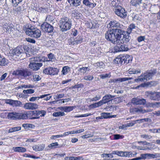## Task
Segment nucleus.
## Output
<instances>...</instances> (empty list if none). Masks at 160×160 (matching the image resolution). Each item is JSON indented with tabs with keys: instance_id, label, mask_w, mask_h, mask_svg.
I'll use <instances>...</instances> for the list:
<instances>
[{
	"instance_id": "nucleus-49",
	"label": "nucleus",
	"mask_w": 160,
	"mask_h": 160,
	"mask_svg": "<svg viewBox=\"0 0 160 160\" xmlns=\"http://www.w3.org/2000/svg\"><path fill=\"white\" fill-rule=\"evenodd\" d=\"M110 115V113L108 112H103L101 113V116H102L103 118H110L109 116Z\"/></svg>"
},
{
	"instance_id": "nucleus-40",
	"label": "nucleus",
	"mask_w": 160,
	"mask_h": 160,
	"mask_svg": "<svg viewBox=\"0 0 160 160\" xmlns=\"http://www.w3.org/2000/svg\"><path fill=\"white\" fill-rule=\"evenodd\" d=\"M103 104H102V102L101 101H100L98 102L95 103L91 104V106L93 108H95L100 107Z\"/></svg>"
},
{
	"instance_id": "nucleus-64",
	"label": "nucleus",
	"mask_w": 160,
	"mask_h": 160,
	"mask_svg": "<svg viewBox=\"0 0 160 160\" xmlns=\"http://www.w3.org/2000/svg\"><path fill=\"white\" fill-rule=\"evenodd\" d=\"M48 58L49 59V61H52L54 59L55 57L54 55L52 53H50L48 55Z\"/></svg>"
},
{
	"instance_id": "nucleus-56",
	"label": "nucleus",
	"mask_w": 160,
	"mask_h": 160,
	"mask_svg": "<svg viewBox=\"0 0 160 160\" xmlns=\"http://www.w3.org/2000/svg\"><path fill=\"white\" fill-rule=\"evenodd\" d=\"M33 80L34 81H38L41 79L40 77L38 75L35 74L33 75Z\"/></svg>"
},
{
	"instance_id": "nucleus-4",
	"label": "nucleus",
	"mask_w": 160,
	"mask_h": 160,
	"mask_svg": "<svg viewBox=\"0 0 160 160\" xmlns=\"http://www.w3.org/2000/svg\"><path fill=\"white\" fill-rule=\"evenodd\" d=\"M71 26V20L67 17L62 18L60 21V27L62 31L70 29Z\"/></svg>"
},
{
	"instance_id": "nucleus-50",
	"label": "nucleus",
	"mask_w": 160,
	"mask_h": 160,
	"mask_svg": "<svg viewBox=\"0 0 160 160\" xmlns=\"http://www.w3.org/2000/svg\"><path fill=\"white\" fill-rule=\"evenodd\" d=\"M132 152H124L123 157H131Z\"/></svg>"
},
{
	"instance_id": "nucleus-2",
	"label": "nucleus",
	"mask_w": 160,
	"mask_h": 160,
	"mask_svg": "<svg viewBox=\"0 0 160 160\" xmlns=\"http://www.w3.org/2000/svg\"><path fill=\"white\" fill-rule=\"evenodd\" d=\"M24 31L27 35L35 38H39L41 35L40 30L31 25H28Z\"/></svg>"
},
{
	"instance_id": "nucleus-42",
	"label": "nucleus",
	"mask_w": 160,
	"mask_h": 160,
	"mask_svg": "<svg viewBox=\"0 0 160 160\" xmlns=\"http://www.w3.org/2000/svg\"><path fill=\"white\" fill-rule=\"evenodd\" d=\"M58 145L57 142H53L49 145L48 147L50 149H53L56 148Z\"/></svg>"
},
{
	"instance_id": "nucleus-61",
	"label": "nucleus",
	"mask_w": 160,
	"mask_h": 160,
	"mask_svg": "<svg viewBox=\"0 0 160 160\" xmlns=\"http://www.w3.org/2000/svg\"><path fill=\"white\" fill-rule=\"evenodd\" d=\"M14 100L12 99H7L6 100V103L14 106Z\"/></svg>"
},
{
	"instance_id": "nucleus-18",
	"label": "nucleus",
	"mask_w": 160,
	"mask_h": 160,
	"mask_svg": "<svg viewBox=\"0 0 160 160\" xmlns=\"http://www.w3.org/2000/svg\"><path fill=\"white\" fill-rule=\"evenodd\" d=\"M38 105L35 103L28 102L25 103L23 106L24 108L28 110H33L38 108Z\"/></svg>"
},
{
	"instance_id": "nucleus-8",
	"label": "nucleus",
	"mask_w": 160,
	"mask_h": 160,
	"mask_svg": "<svg viewBox=\"0 0 160 160\" xmlns=\"http://www.w3.org/2000/svg\"><path fill=\"white\" fill-rule=\"evenodd\" d=\"M13 74L23 76L25 78L32 75V73L27 69L18 70L14 71Z\"/></svg>"
},
{
	"instance_id": "nucleus-32",
	"label": "nucleus",
	"mask_w": 160,
	"mask_h": 160,
	"mask_svg": "<svg viewBox=\"0 0 160 160\" xmlns=\"http://www.w3.org/2000/svg\"><path fill=\"white\" fill-rule=\"evenodd\" d=\"M159 8V7L158 5H154L151 7L150 11L152 13L155 14L158 11Z\"/></svg>"
},
{
	"instance_id": "nucleus-31",
	"label": "nucleus",
	"mask_w": 160,
	"mask_h": 160,
	"mask_svg": "<svg viewBox=\"0 0 160 160\" xmlns=\"http://www.w3.org/2000/svg\"><path fill=\"white\" fill-rule=\"evenodd\" d=\"M117 106L115 105H111L107 106L105 108L106 111L112 112L116 110Z\"/></svg>"
},
{
	"instance_id": "nucleus-57",
	"label": "nucleus",
	"mask_w": 160,
	"mask_h": 160,
	"mask_svg": "<svg viewBox=\"0 0 160 160\" xmlns=\"http://www.w3.org/2000/svg\"><path fill=\"white\" fill-rule=\"evenodd\" d=\"M92 115L91 113H86L84 114L80 115H76L74 117L75 118H82L83 117H88Z\"/></svg>"
},
{
	"instance_id": "nucleus-24",
	"label": "nucleus",
	"mask_w": 160,
	"mask_h": 160,
	"mask_svg": "<svg viewBox=\"0 0 160 160\" xmlns=\"http://www.w3.org/2000/svg\"><path fill=\"white\" fill-rule=\"evenodd\" d=\"M130 112L134 113L135 112H140L142 113H144V111L141 107L137 108H131L130 109Z\"/></svg>"
},
{
	"instance_id": "nucleus-39",
	"label": "nucleus",
	"mask_w": 160,
	"mask_h": 160,
	"mask_svg": "<svg viewBox=\"0 0 160 160\" xmlns=\"http://www.w3.org/2000/svg\"><path fill=\"white\" fill-rule=\"evenodd\" d=\"M123 98L122 97H119L113 99V101L115 104H117L122 102Z\"/></svg>"
},
{
	"instance_id": "nucleus-48",
	"label": "nucleus",
	"mask_w": 160,
	"mask_h": 160,
	"mask_svg": "<svg viewBox=\"0 0 160 160\" xmlns=\"http://www.w3.org/2000/svg\"><path fill=\"white\" fill-rule=\"evenodd\" d=\"M132 79V78H118V81H119V82H123L126 81L131 80Z\"/></svg>"
},
{
	"instance_id": "nucleus-26",
	"label": "nucleus",
	"mask_w": 160,
	"mask_h": 160,
	"mask_svg": "<svg viewBox=\"0 0 160 160\" xmlns=\"http://www.w3.org/2000/svg\"><path fill=\"white\" fill-rule=\"evenodd\" d=\"M12 150L14 152H23L26 151V149L25 148L21 147H13Z\"/></svg>"
},
{
	"instance_id": "nucleus-36",
	"label": "nucleus",
	"mask_w": 160,
	"mask_h": 160,
	"mask_svg": "<svg viewBox=\"0 0 160 160\" xmlns=\"http://www.w3.org/2000/svg\"><path fill=\"white\" fill-rule=\"evenodd\" d=\"M71 40V43L73 45L77 44L79 43H80L82 41V39L80 37H79L78 38L75 39L74 41H73V40L72 41V39Z\"/></svg>"
},
{
	"instance_id": "nucleus-53",
	"label": "nucleus",
	"mask_w": 160,
	"mask_h": 160,
	"mask_svg": "<svg viewBox=\"0 0 160 160\" xmlns=\"http://www.w3.org/2000/svg\"><path fill=\"white\" fill-rule=\"evenodd\" d=\"M119 3V0H113L111 2V4L113 7H116L118 6Z\"/></svg>"
},
{
	"instance_id": "nucleus-60",
	"label": "nucleus",
	"mask_w": 160,
	"mask_h": 160,
	"mask_svg": "<svg viewBox=\"0 0 160 160\" xmlns=\"http://www.w3.org/2000/svg\"><path fill=\"white\" fill-rule=\"evenodd\" d=\"M26 40L27 42L32 43H35L36 42V41L34 39L30 38H26Z\"/></svg>"
},
{
	"instance_id": "nucleus-22",
	"label": "nucleus",
	"mask_w": 160,
	"mask_h": 160,
	"mask_svg": "<svg viewBox=\"0 0 160 160\" xmlns=\"http://www.w3.org/2000/svg\"><path fill=\"white\" fill-rule=\"evenodd\" d=\"M115 49L118 52H125L128 51L129 49L128 45L123 44L120 45L119 47H115Z\"/></svg>"
},
{
	"instance_id": "nucleus-43",
	"label": "nucleus",
	"mask_w": 160,
	"mask_h": 160,
	"mask_svg": "<svg viewBox=\"0 0 160 160\" xmlns=\"http://www.w3.org/2000/svg\"><path fill=\"white\" fill-rule=\"evenodd\" d=\"M140 137L145 139L146 140H148L151 139L152 138V136L150 135L146 134H143L140 135Z\"/></svg>"
},
{
	"instance_id": "nucleus-30",
	"label": "nucleus",
	"mask_w": 160,
	"mask_h": 160,
	"mask_svg": "<svg viewBox=\"0 0 160 160\" xmlns=\"http://www.w3.org/2000/svg\"><path fill=\"white\" fill-rule=\"evenodd\" d=\"M90 68L87 67H83L79 69L78 71L81 74H84L87 72L89 71Z\"/></svg>"
},
{
	"instance_id": "nucleus-15",
	"label": "nucleus",
	"mask_w": 160,
	"mask_h": 160,
	"mask_svg": "<svg viewBox=\"0 0 160 160\" xmlns=\"http://www.w3.org/2000/svg\"><path fill=\"white\" fill-rule=\"evenodd\" d=\"M31 112L32 114H35L36 116V117L32 118V119H33L38 118L40 117L44 116L46 113L44 110L32 111Z\"/></svg>"
},
{
	"instance_id": "nucleus-12",
	"label": "nucleus",
	"mask_w": 160,
	"mask_h": 160,
	"mask_svg": "<svg viewBox=\"0 0 160 160\" xmlns=\"http://www.w3.org/2000/svg\"><path fill=\"white\" fill-rule=\"evenodd\" d=\"M41 28L43 32L48 33L52 32L53 29V27L47 22H44L42 24Z\"/></svg>"
},
{
	"instance_id": "nucleus-34",
	"label": "nucleus",
	"mask_w": 160,
	"mask_h": 160,
	"mask_svg": "<svg viewBox=\"0 0 160 160\" xmlns=\"http://www.w3.org/2000/svg\"><path fill=\"white\" fill-rule=\"evenodd\" d=\"M48 94H45L44 95H42L40 97H32L29 99V101L31 102H33L35 101L36 100H39L40 98H42L46 96H47Z\"/></svg>"
},
{
	"instance_id": "nucleus-14",
	"label": "nucleus",
	"mask_w": 160,
	"mask_h": 160,
	"mask_svg": "<svg viewBox=\"0 0 160 160\" xmlns=\"http://www.w3.org/2000/svg\"><path fill=\"white\" fill-rule=\"evenodd\" d=\"M142 1V0H131L130 3L131 5L137 8L142 7L145 8L146 5L145 3H143Z\"/></svg>"
},
{
	"instance_id": "nucleus-28",
	"label": "nucleus",
	"mask_w": 160,
	"mask_h": 160,
	"mask_svg": "<svg viewBox=\"0 0 160 160\" xmlns=\"http://www.w3.org/2000/svg\"><path fill=\"white\" fill-rule=\"evenodd\" d=\"M70 71V68L68 66H64L62 68V75H66Z\"/></svg>"
},
{
	"instance_id": "nucleus-17",
	"label": "nucleus",
	"mask_w": 160,
	"mask_h": 160,
	"mask_svg": "<svg viewBox=\"0 0 160 160\" xmlns=\"http://www.w3.org/2000/svg\"><path fill=\"white\" fill-rule=\"evenodd\" d=\"M42 63L31 62L28 66L30 69L34 71H37L42 66Z\"/></svg>"
},
{
	"instance_id": "nucleus-54",
	"label": "nucleus",
	"mask_w": 160,
	"mask_h": 160,
	"mask_svg": "<svg viewBox=\"0 0 160 160\" xmlns=\"http://www.w3.org/2000/svg\"><path fill=\"white\" fill-rule=\"evenodd\" d=\"M101 98V96L99 95H97L92 98L91 99L90 101H96L99 100Z\"/></svg>"
},
{
	"instance_id": "nucleus-10",
	"label": "nucleus",
	"mask_w": 160,
	"mask_h": 160,
	"mask_svg": "<svg viewBox=\"0 0 160 160\" xmlns=\"http://www.w3.org/2000/svg\"><path fill=\"white\" fill-rule=\"evenodd\" d=\"M141 160L154 158L160 157V153H156L155 154L150 153L142 154L140 155Z\"/></svg>"
},
{
	"instance_id": "nucleus-55",
	"label": "nucleus",
	"mask_w": 160,
	"mask_h": 160,
	"mask_svg": "<svg viewBox=\"0 0 160 160\" xmlns=\"http://www.w3.org/2000/svg\"><path fill=\"white\" fill-rule=\"evenodd\" d=\"M75 107L73 106H66L65 112H69L72 110Z\"/></svg>"
},
{
	"instance_id": "nucleus-47",
	"label": "nucleus",
	"mask_w": 160,
	"mask_h": 160,
	"mask_svg": "<svg viewBox=\"0 0 160 160\" xmlns=\"http://www.w3.org/2000/svg\"><path fill=\"white\" fill-rule=\"evenodd\" d=\"M94 78L93 77L92 75H88L85 76L83 77V79L87 81H91Z\"/></svg>"
},
{
	"instance_id": "nucleus-23",
	"label": "nucleus",
	"mask_w": 160,
	"mask_h": 160,
	"mask_svg": "<svg viewBox=\"0 0 160 160\" xmlns=\"http://www.w3.org/2000/svg\"><path fill=\"white\" fill-rule=\"evenodd\" d=\"M120 26V23L116 20H112L110 21L107 27L109 28L117 27L118 28Z\"/></svg>"
},
{
	"instance_id": "nucleus-3",
	"label": "nucleus",
	"mask_w": 160,
	"mask_h": 160,
	"mask_svg": "<svg viewBox=\"0 0 160 160\" xmlns=\"http://www.w3.org/2000/svg\"><path fill=\"white\" fill-rule=\"evenodd\" d=\"M156 73V72L154 71H147L144 73H142L140 76L135 79L134 81L136 82H145L151 79Z\"/></svg>"
},
{
	"instance_id": "nucleus-9",
	"label": "nucleus",
	"mask_w": 160,
	"mask_h": 160,
	"mask_svg": "<svg viewBox=\"0 0 160 160\" xmlns=\"http://www.w3.org/2000/svg\"><path fill=\"white\" fill-rule=\"evenodd\" d=\"M114 12L117 15L122 18H125L127 16L126 12L121 7H117L115 8Z\"/></svg>"
},
{
	"instance_id": "nucleus-63",
	"label": "nucleus",
	"mask_w": 160,
	"mask_h": 160,
	"mask_svg": "<svg viewBox=\"0 0 160 160\" xmlns=\"http://www.w3.org/2000/svg\"><path fill=\"white\" fill-rule=\"evenodd\" d=\"M145 39V36H140L138 38L137 40L138 42H140L144 40Z\"/></svg>"
},
{
	"instance_id": "nucleus-59",
	"label": "nucleus",
	"mask_w": 160,
	"mask_h": 160,
	"mask_svg": "<svg viewBox=\"0 0 160 160\" xmlns=\"http://www.w3.org/2000/svg\"><path fill=\"white\" fill-rule=\"evenodd\" d=\"M13 10L15 11L17 13H19L22 11V8L21 7H16V6L15 8H14Z\"/></svg>"
},
{
	"instance_id": "nucleus-52",
	"label": "nucleus",
	"mask_w": 160,
	"mask_h": 160,
	"mask_svg": "<svg viewBox=\"0 0 160 160\" xmlns=\"http://www.w3.org/2000/svg\"><path fill=\"white\" fill-rule=\"evenodd\" d=\"M34 92V90L32 89H29L27 90H23V92L24 94H32Z\"/></svg>"
},
{
	"instance_id": "nucleus-41",
	"label": "nucleus",
	"mask_w": 160,
	"mask_h": 160,
	"mask_svg": "<svg viewBox=\"0 0 160 160\" xmlns=\"http://www.w3.org/2000/svg\"><path fill=\"white\" fill-rule=\"evenodd\" d=\"M21 128L20 127H16L10 128L9 130V132H14L20 130Z\"/></svg>"
},
{
	"instance_id": "nucleus-16",
	"label": "nucleus",
	"mask_w": 160,
	"mask_h": 160,
	"mask_svg": "<svg viewBox=\"0 0 160 160\" xmlns=\"http://www.w3.org/2000/svg\"><path fill=\"white\" fill-rule=\"evenodd\" d=\"M150 99L154 100H160V92H150L148 96Z\"/></svg>"
},
{
	"instance_id": "nucleus-35",
	"label": "nucleus",
	"mask_w": 160,
	"mask_h": 160,
	"mask_svg": "<svg viewBox=\"0 0 160 160\" xmlns=\"http://www.w3.org/2000/svg\"><path fill=\"white\" fill-rule=\"evenodd\" d=\"M136 26L134 24H131L130 25L129 27L127 29V35L130 34L133 30V29H135Z\"/></svg>"
},
{
	"instance_id": "nucleus-58",
	"label": "nucleus",
	"mask_w": 160,
	"mask_h": 160,
	"mask_svg": "<svg viewBox=\"0 0 160 160\" xmlns=\"http://www.w3.org/2000/svg\"><path fill=\"white\" fill-rule=\"evenodd\" d=\"M74 2H73L72 5L75 6H79L81 4L80 0H74Z\"/></svg>"
},
{
	"instance_id": "nucleus-21",
	"label": "nucleus",
	"mask_w": 160,
	"mask_h": 160,
	"mask_svg": "<svg viewBox=\"0 0 160 160\" xmlns=\"http://www.w3.org/2000/svg\"><path fill=\"white\" fill-rule=\"evenodd\" d=\"M23 50L22 46L18 47L16 48L13 49L12 51V53L13 55L19 56L22 53H23Z\"/></svg>"
},
{
	"instance_id": "nucleus-33",
	"label": "nucleus",
	"mask_w": 160,
	"mask_h": 160,
	"mask_svg": "<svg viewBox=\"0 0 160 160\" xmlns=\"http://www.w3.org/2000/svg\"><path fill=\"white\" fill-rule=\"evenodd\" d=\"M141 72V70L140 69H135L133 68L129 70L128 73L130 74H137Z\"/></svg>"
},
{
	"instance_id": "nucleus-11",
	"label": "nucleus",
	"mask_w": 160,
	"mask_h": 160,
	"mask_svg": "<svg viewBox=\"0 0 160 160\" xmlns=\"http://www.w3.org/2000/svg\"><path fill=\"white\" fill-rule=\"evenodd\" d=\"M3 29L5 32L8 33H13L15 30L14 26L12 24H4L3 26Z\"/></svg>"
},
{
	"instance_id": "nucleus-44",
	"label": "nucleus",
	"mask_w": 160,
	"mask_h": 160,
	"mask_svg": "<svg viewBox=\"0 0 160 160\" xmlns=\"http://www.w3.org/2000/svg\"><path fill=\"white\" fill-rule=\"evenodd\" d=\"M94 65L97 67L100 68H103L105 66V64L104 63L101 62H98L94 64Z\"/></svg>"
},
{
	"instance_id": "nucleus-7",
	"label": "nucleus",
	"mask_w": 160,
	"mask_h": 160,
	"mask_svg": "<svg viewBox=\"0 0 160 160\" xmlns=\"http://www.w3.org/2000/svg\"><path fill=\"white\" fill-rule=\"evenodd\" d=\"M129 56H119L114 60V62L118 64H123L125 63H128L129 62Z\"/></svg>"
},
{
	"instance_id": "nucleus-62",
	"label": "nucleus",
	"mask_w": 160,
	"mask_h": 160,
	"mask_svg": "<svg viewBox=\"0 0 160 160\" xmlns=\"http://www.w3.org/2000/svg\"><path fill=\"white\" fill-rule=\"evenodd\" d=\"M48 9L47 8H43L41 7L38 9V11L42 12H45L47 11Z\"/></svg>"
},
{
	"instance_id": "nucleus-46",
	"label": "nucleus",
	"mask_w": 160,
	"mask_h": 160,
	"mask_svg": "<svg viewBox=\"0 0 160 160\" xmlns=\"http://www.w3.org/2000/svg\"><path fill=\"white\" fill-rule=\"evenodd\" d=\"M113 139L118 140L120 139H122L124 138V136L118 134H115L113 135Z\"/></svg>"
},
{
	"instance_id": "nucleus-13",
	"label": "nucleus",
	"mask_w": 160,
	"mask_h": 160,
	"mask_svg": "<svg viewBox=\"0 0 160 160\" xmlns=\"http://www.w3.org/2000/svg\"><path fill=\"white\" fill-rule=\"evenodd\" d=\"M59 70L58 68L51 67L45 69L43 72L45 74L53 75L57 74Z\"/></svg>"
},
{
	"instance_id": "nucleus-19",
	"label": "nucleus",
	"mask_w": 160,
	"mask_h": 160,
	"mask_svg": "<svg viewBox=\"0 0 160 160\" xmlns=\"http://www.w3.org/2000/svg\"><path fill=\"white\" fill-rule=\"evenodd\" d=\"M115 97V96L111 95L110 94H107L103 97L102 100L101 101L103 105L108 103L110 101L113 100V99L112 98H114Z\"/></svg>"
},
{
	"instance_id": "nucleus-37",
	"label": "nucleus",
	"mask_w": 160,
	"mask_h": 160,
	"mask_svg": "<svg viewBox=\"0 0 160 160\" xmlns=\"http://www.w3.org/2000/svg\"><path fill=\"white\" fill-rule=\"evenodd\" d=\"M31 61L34 62H41L44 61V60H43V58L41 57H36L31 58Z\"/></svg>"
},
{
	"instance_id": "nucleus-5",
	"label": "nucleus",
	"mask_w": 160,
	"mask_h": 160,
	"mask_svg": "<svg viewBox=\"0 0 160 160\" xmlns=\"http://www.w3.org/2000/svg\"><path fill=\"white\" fill-rule=\"evenodd\" d=\"M8 117V118L12 120L16 119H26L28 116L26 114L22 113H18L16 112H9Z\"/></svg>"
},
{
	"instance_id": "nucleus-27",
	"label": "nucleus",
	"mask_w": 160,
	"mask_h": 160,
	"mask_svg": "<svg viewBox=\"0 0 160 160\" xmlns=\"http://www.w3.org/2000/svg\"><path fill=\"white\" fill-rule=\"evenodd\" d=\"M8 60L0 55V65L5 66L8 63Z\"/></svg>"
},
{
	"instance_id": "nucleus-38",
	"label": "nucleus",
	"mask_w": 160,
	"mask_h": 160,
	"mask_svg": "<svg viewBox=\"0 0 160 160\" xmlns=\"http://www.w3.org/2000/svg\"><path fill=\"white\" fill-rule=\"evenodd\" d=\"M65 115V113L64 112H55L52 114L53 116L55 117H61L64 116Z\"/></svg>"
},
{
	"instance_id": "nucleus-25",
	"label": "nucleus",
	"mask_w": 160,
	"mask_h": 160,
	"mask_svg": "<svg viewBox=\"0 0 160 160\" xmlns=\"http://www.w3.org/2000/svg\"><path fill=\"white\" fill-rule=\"evenodd\" d=\"M45 147L44 144H38L32 147L33 150L37 151H42Z\"/></svg>"
},
{
	"instance_id": "nucleus-45",
	"label": "nucleus",
	"mask_w": 160,
	"mask_h": 160,
	"mask_svg": "<svg viewBox=\"0 0 160 160\" xmlns=\"http://www.w3.org/2000/svg\"><path fill=\"white\" fill-rule=\"evenodd\" d=\"M23 0H12L13 6L16 7L22 2Z\"/></svg>"
},
{
	"instance_id": "nucleus-1",
	"label": "nucleus",
	"mask_w": 160,
	"mask_h": 160,
	"mask_svg": "<svg viewBox=\"0 0 160 160\" xmlns=\"http://www.w3.org/2000/svg\"><path fill=\"white\" fill-rule=\"evenodd\" d=\"M112 29L115 33V35L116 34V38L118 44L127 43L129 42L131 37L129 35L124 34L123 31L118 28Z\"/></svg>"
},
{
	"instance_id": "nucleus-29",
	"label": "nucleus",
	"mask_w": 160,
	"mask_h": 160,
	"mask_svg": "<svg viewBox=\"0 0 160 160\" xmlns=\"http://www.w3.org/2000/svg\"><path fill=\"white\" fill-rule=\"evenodd\" d=\"M83 3L87 6L92 8L94 7L96 5V4L94 5L92 3L90 2L89 0H83Z\"/></svg>"
},
{
	"instance_id": "nucleus-51",
	"label": "nucleus",
	"mask_w": 160,
	"mask_h": 160,
	"mask_svg": "<svg viewBox=\"0 0 160 160\" xmlns=\"http://www.w3.org/2000/svg\"><path fill=\"white\" fill-rule=\"evenodd\" d=\"M70 99L69 98L65 99L64 100H65V101H64V100L62 101L63 99H61L59 100L58 101L57 100L53 101L51 102V103L53 104H55L56 102H58V101H59V103H64L65 102L69 101L70 100Z\"/></svg>"
},
{
	"instance_id": "nucleus-6",
	"label": "nucleus",
	"mask_w": 160,
	"mask_h": 160,
	"mask_svg": "<svg viewBox=\"0 0 160 160\" xmlns=\"http://www.w3.org/2000/svg\"><path fill=\"white\" fill-rule=\"evenodd\" d=\"M114 33L112 29L107 31L105 34V38L115 44H118Z\"/></svg>"
},
{
	"instance_id": "nucleus-20",
	"label": "nucleus",
	"mask_w": 160,
	"mask_h": 160,
	"mask_svg": "<svg viewBox=\"0 0 160 160\" xmlns=\"http://www.w3.org/2000/svg\"><path fill=\"white\" fill-rule=\"evenodd\" d=\"M132 102L134 104L143 105L146 103V100L144 99L133 98L132 100Z\"/></svg>"
}]
</instances>
